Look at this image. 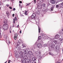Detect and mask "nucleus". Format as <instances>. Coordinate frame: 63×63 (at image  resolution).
I'll return each mask as SVG.
<instances>
[{
    "mask_svg": "<svg viewBox=\"0 0 63 63\" xmlns=\"http://www.w3.org/2000/svg\"><path fill=\"white\" fill-rule=\"evenodd\" d=\"M28 53L30 55H29L28 57L30 59H31L33 58V53L31 51H29L28 52Z\"/></svg>",
    "mask_w": 63,
    "mask_h": 63,
    "instance_id": "obj_1",
    "label": "nucleus"
},
{
    "mask_svg": "<svg viewBox=\"0 0 63 63\" xmlns=\"http://www.w3.org/2000/svg\"><path fill=\"white\" fill-rule=\"evenodd\" d=\"M8 24H4V25L2 27V28L4 31L7 30V29H8Z\"/></svg>",
    "mask_w": 63,
    "mask_h": 63,
    "instance_id": "obj_2",
    "label": "nucleus"
},
{
    "mask_svg": "<svg viewBox=\"0 0 63 63\" xmlns=\"http://www.w3.org/2000/svg\"><path fill=\"white\" fill-rule=\"evenodd\" d=\"M42 4L40 3H39L37 4V8L38 9L41 10L42 9Z\"/></svg>",
    "mask_w": 63,
    "mask_h": 63,
    "instance_id": "obj_3",
    "label": "nucleus"
},
{
    "mask_svg": "<svg viewBox=\"0 0 63 63\" xmlns=\"http://www.w3.org/2000/svg\"><path fill=\"white\" fill-rule=\"evenodd\" d=\"M42 47V45L41 43H39L37 45V47L38 48H41Z\"/></svg>",
    "mask_w": 63,
    "mask_h": 63,
    "instance_id": "obj_4",
    "label": "nucleus"
},
{
    "mask_svg": "<svg viewBox=\"0 0 63 63\" xmlns=\"http://www.w3.org/2000/svg\"><path fill=\"white\" fill-rule=\"evenodd\" d=\"M38 58V61H40L41 60V59L42 58V57L41 56H40L39 55H38L36 56Z\"/></svg>",
    "mask_w": 63,
    "mask_h": 63,
    "instance_id": "obj_5",
    "label": "nucleus"
},
{
    "mask_svg": "<svg viewBox=\"0 0 63 63\" xmlns=\"http://www.w3.org/2000/svg\"><path fill=\"white\" fill-rule=\"evenodd\" d=\"M50 2L52 4H54L55 3V1L54 0H50Z\"/></svg>",
    "mask_w": 63,
    "mask_h": 63,
    "instance_id": "obj_6",
    "label": "nucleus"
},
{
    "mask_svg": "<svg viewBox=\"0 0 63 63\" xmlns=\"http://www.w3.org/2000/svg\"><path fill=\"white\" fill-rule=\"evenodd\" d=\"M54 48V45H51L49 47V49H51V48Z\"/></svg>",
    "mask_w": 63,
    "mask_h": 63,
    "instance_id": "obj_7",
    "label": "nucleus"
},
{
    "mask_svg": "<svg viewBox=\"0 0 63 63\" xmlns=\"http://www.w3.org/2000/svg\"><path fill=\"white\" fill-rule=\"evenodd\" d=\"M31 17L32 18H33V19L36 18V14H33L32 15Z\"/></svg>",
    "mask_w": 63,
    "mask_h": 63,
    "instance_id": "obj_8",
    "label": "nucleus"
},
{
    "mask_svg": "<svg viewBox=\"0 0 63 63\" xmlns=\"http://www.w3.org/2000/svg\"><path fill=\"white\" fill-rule=\"evenodd\" d=\"M60 37L59 35V34H57L55 36V39H56V38H58Z\"/></svg>",
    "mask_w": 63,
    "mask_h": 63,
    "instance_id": "obj_9",
    "label": "nucleus"
},
{
    "mask_svg": "<svg viewBox=\"0 0 63 63\" xmlns=\"http://www.w3.org/2000/svg\"><path fill=\"white\" fill-rule=\"evenodd\" d=\"M15 57H16V58H19V54H16L15 55Z\"/></svg>",
    "mask_w": 63,
    "mask_h": 63,
    "instance_id": "obj_10",
    "label": "nucleus"
},
{
    "mask_svg": "<svg viewBox=\"0 0 63 63\" xmlns=\"http://www.w3.org/2000/svg\"><path fill=\"white\" fill-rule=\"evenodd\" d=\"M21 61L22 63H26V62L25 61V60L24 59H22L21 60Z\"/></svg>",
    "mask_w": 63,
    "mask_h": 63,
    "instance_id": "obj_11",
    "label": "nucleus"
},
{
    "mask_svg": "<svg viewBox=\"0 0 63 63\" xmlns=\"http://www.w3.org/2000/svg\"><path fill=\"white\" fill-rule=\"evenodd\" d=\"M54 5H52L51 9V11H53V8H54Z\"/></svg>",
    "mask_w": 63,
    "mask_h": 63,
    "instance_id": "obj_12",
    "label": "nucleus"
},
{
    "mask_svg": "<svg viewBox=\"0 0 63 63\" xmlns=\"http://www.w3.org/2000/svg\"><path fill=\"white\" fill-rule=\"evenodd\" d=\"M42 11L43 12H47V10L44 8H43Z\"/></svg>",
    "mask_w": 63,
    "mask_h": 63,
    "instance_id": "obj_13",
    "label": "nucleus"
},
{
    "mask_svg": "<svg viewBox=\"0 0 63 63\" xmlns=\"http://www.w3.org/2000/svg\"><path fill=\"white\" fill-rule=\"evenodd\" d=\"M60 34L61 35V36H63V32H62V31H60L59 32Z\"/></svg>",
    "mask_w": 63,
    "mask_h": 63,
    "instance_id": "obj_14",
    "label": "nucleus"
},
{
    "mask_svg": "<svg viewBox=\"0 0 63 63\" xmlns=\"http://www.w3.org/2000/svg\"><path fill=\"white\" fill-rule=\"evenodd\" d=\"M26 62L27 63H30L31 62V60L28 59Z\"/></svg>",
    "mask_w": 63,
    "mask_h": 63,
    "instance_id": "obj_15",
    "label": "nucleus"
},
{
    "mask_svg": "<svg viewBox=\"0 0 63 63\" xmlns=\"http://www.w3.org/2000/svg\"><path fill=\"white\" fill-rule=\"evenodd\" d=\"M36 14L37 15H40V12L39 11H37L36 12Z\"/></svg>",
    "mask_w": 63,
    "mask_h": 63,
    "instance_id": "obj_16",
    "label": "nucleus"
},
{
    "mask_svg": "<svg viewBox=\"0 0 63 63\" xmlns=\"http://www.w3.org/2000/svg\"><path fill=\"white\" fill-rule=\"evenodd\" d=\"M18 42L20 44V43H22L20 39H19L18 41Z\"/></svg>",
    "mask_w": 63,
    "mask_h": 63,
    "instance_id": "obj_17",
    "label": "nucleus"
},
{
    "mask_svg": "<svg viewBox=\"0 0 63 63\" xmlns=\"http://www.w3.org/2000/svg\"><path fill=\"white\" fill-rule=\"evenodd\" d=\"M3 22L4 23L6 24V23H7V20H5L3 21Z\"/></svg>",
    "mask_w": 63,
    "mask_h": 63,
    "instance_id": "obj_18",
    "label": "nucleus"
},
{
    "mask_svg": "<svg viewBox=\"0 0 63 63\" xmlns=\"http://www.w3.org/2000/svg\"><path fill=\"white\" fill-rule=\"evenodd\" d=\"M22 51L23 52H24V53H26L25 52L26 51V49H23L22 50Z\"/></svg>",
    "mask_w": 63,
    "mask_h": 63,
    "instance_id": "obj_19",
    "label": "nucleus"
},
{
    "mask_svg": "<svg viewBox=\"0 0 63 63\" xmlns=\"http://www.w3.org/2000/svg\"><path fill=\"white\" fill-rule=\"evenodd\" d=\"M6 14H7V16H9L10 15V14L9 13V12H6Z\"/></svg>",
    "mask_w": 63,
    "mask_h": 63,
    "instance_id": "obj_20",
    "label": "nucleus"
},
{
    "mask_svg": "<svg viewBox=\"0 0 63 63\" xmlns=\"http://www.w3.org/2000/svg\"><path fill=\"white\" fill-rule=\"evenodd\" d=\"M42 36H43V37L44 36V37H46L47 36V35L45 34H42Z\"/></svg>",
    "mask_w": 63,
    "mask_h": 63,
    "instance_id": "obj_21",
    "label": "nucleus"
},
{
    "mask_svg": "<svg viewBox=\"0 0 63 63\" xmlns=\"http://www.w3.org/2000/svg\"><path fill=\"white\" fill-rule=\"evenodd\" d=\"M38 30H39V32L40 33V32L41 31V28L40 27H38Z\"/></svg>",
    "mask_w": 63,
    "mask_h": 63,
    "instance_id": "obj_22",
    "label": "nucleus"
},
{
    "mask_svg": "<svg viewBox=\"0 0 63 63\" xmlns=\"http://www.w3.org/2000/svg\"><path fill=\"white\" fill-rule=\"evenodd\" d=\"M59 7L61 8H63L62 6H61V4H59Z\"/></svg>",
    "mask_w": 63,
    "mask_h": 63,
    "instance_id": "obj_23",
    "label": "nucleus"
},
{
    "mask_svg": "<svg viewBox=\"0 0 63 63\" xmlns=\"http://www.w3.org/2000/svg\"><path fill=\"white\" fill-rule=\"evenodd\" d=\"M20 45V43H19V42H17V44H16V46H19Z\"/></svg>",
    "mask_w": 63,
    "mask_h": 63,
    "instance_id": "obj_24",
    "label": "nucleus"
},
{
    "mask_svg": "<svg viewBox=\"0 0 63 63\" xmlns=\"http://www.w3.org/2000/svg\"><path fill=\"white\" fill-rule=\"evenodd\" d=\"M24 56L23 55H22L21 56V57L22 58H23V59H24Z\"/></svg>",
    "mask_w": 63,
    "mask_h": 63,
    "instance_id": "obj_25",
    "label": "nucleus"
},
{
    "mask_svg": "<svg viewBox=\"0 0 63 63\" xmlns=\"http://www.w3.org/2000/svg\"><path fill=\"white\" fill-rule=\"evenodd\" d=\"M53 42H54V43L55 44H56L57 43V40H54V41Z\"/></svg>",
    "mask_w": 63,
    "mask_h": 63,
    "instance_id": "obj_26",
    "label": "nucleus"
},
{
    "mask_svg": "<svg viewBox=\"0 0 63 63\" xmlns=\"http://www.w3.org/2000/svg\"><path fill=\"white\" fill-rule=\"evenodd\" d=\"M28 54L27 53H25L24 54V55H25L24 56H27Z\"/></svg>",
    "mask_w": 63,
    "mask_h": 63,
    "instance_id": "obj_27",
    "label": "nucleus"
},
{
    "mask_svg": "<svg viewBox=\"0 0 63 63\" xmlns=\"http://www.w3.org/2000/svg\"><path fill=\"white\" fill-rule=\"evenodd\" d=\"M23 52H19V54H20L21 55H23Z\"/></svg>",
    "mask_w": 63,
    "mask_h": 63,
    "instance_id": "obj_28",
    "label": "nucleus"
},
{
    "mask_svg": "<svg viewBox=\"0 0 63 63\" xmlns=\"http://www.w3.org/2000/svg\"><path fill=\"white\" fill-rule=\"evenodd\" d=\"M32 60L33 61H35V60H36V58H32Z\"/></svg>",
    "mask_w": 63,
    "mask_h": 63,
    "instance_id": "obj_29",
    "label": "nucleus"
},
{
    "mask_svg": "<svg viewBox=\"0 0 63 63\" xmlns=\"http://www.w3.org/2000/svg\"><path fill=\"white\" fill-rule=\"evenodd\" d=\"M26 45L25 44H24L23 45V47H26Z\"/></svg>",
    "mask_w": 63,
    "mask_h": 63,
    "instance_id": "obj_30",
    "label": "nucleus"
},
{
    "mask_svg": "<svg viewBox=\"0 0 63 63\" xmlns=\"http://www.w3.org/2000/svg\"><path fill=\"white\" fill-rule=\"evenodd\" d=\"M28 57L27 56H24V58H25L26 59H27Z\"/></svg>",
    "mask_w": 63,
    "mask_h": 63,
    "instance_id": "obj_31",
    "label": "nucleus"
},
{
    "mask_svg": "<svg viewBox=\"0 0 63 63\" xmlns=\"http://www.w3.org/2000/svg\"><path fill=\"white\" fill-rule=\"evenodd\" d=\"M42 6H43V7H45L46 6V5L45 4V3H42Z\"/></svg>",
    "mask_w": 63,
    "mask_h": 63,
    "instance_id": "obj_32",
    "label": "nucleus"
},
{
    "mask_svg": "<svg viewBox=\"0 0 63 63\" xmlns=\"http://www.w3.org/2000/svg\"><path fill=\"white\" fill-rule=\"evenodd\" d=\"M41 37L40 36H39V37H38V40H40V39H41Z\"/></svg>",
    "mask_w": 63,
    "mask_h": 63,
    "instance_id": "obj_33",
    "label": "nucleus"
},
{
    "mask_svg": "<svg viewBox=\"0 0 63 63\" xmlns=\"http://www.w3.org/2000/svg\"><path fill=\"white\" fill-rule=\"evenodd\" d=\"M38 53H39V54H41V51H38Z\"/></svg>",
    "mask_w": 63,
    "mask_h": 63,
    "instance_id": "obj_34",
    "label": "nucleus"
},
{
    "mask_svg": "<svg viewBox=\"0 0 63 63\" xmlns=\"http://www.w3.org/2000/svg\"><path fill=\"white\" fill-rule=\"evenodd\" d=\"M58 0H56V3H58L59 2Z\"/></svg>",
    "mask_w": 63,
    "mask_h": 63,
    "instance_id": "obj_35",
    "label": "nucleus"
},
{
    "mask_svg": "<svg viewBox=\"0 0 63 63\" xmlns=\"http://www.w3.org/2000/svg\"><path fill=\"white\" fill-rule=\"evenodd\" d=\"M11 62L12 63V62L11 61V60H9L8 61V63H10Z\"/></svg>",
    "mask_w": 63,
    "mask_h": 63,
    "instance_id": "obj_36",
    "label": "nucleus"
},
{
    "mask_svg": "<svg viewBox=\"0 0 63 63\" xmlns=\"http://www.w3.org/2000/svg\"><path fill=\"white\" fill-rule=\"evenodd\" d=\"M63 40V38H60V41H62Z\"/></svg>",
    "mask_w": 63,
    "mask_h": 63,
    "instance_id": "obj_37",
    "label": "nucleus"
},
{
    "mask_svg": "<svg viewBox=\"0 0 63 63\" xmlns=\"http://www.w3.org/2000/svg\"><path fill=\"white\" fill-rule=\"evenodd\" d=\"M16 35H14V39H15V40H16Z\"/></svg>",
    "mask_w": 63,
    "mask_h": 63,
    "instance_id": "obj_38",
    "label": "nucleus"
},
{
    "mask_svg": "<svg viewBox=\"0 0 63 63\" xmlns=\"http://www.w3.org/2000/svg\"><path fill=\"white\" fill-rule=\"evenodd\" d=\"M59 5H56V8H58V7H59Z\"/></svg>",
    "mask_w": 63,
    "mask_h": 63,
    "instance_id": "obj_39",
    "label": "nucleus"
},
{
    "mask_svg": "<svg viewBox=\"0 0 63 63\" xmlns=\"http://www.w3.org/2000/svg\"><path fill=\"white\" fill-rule=\"evenodd\" d=\"M44 47H47V44H45L44 45Z\"/></svg>",
    "mask_w": 63,
    "mask_h": 63,
    "instance_id": "obj_40",
    "label": "nucleus"
},
{
    "mask_svg": "<svg viewBox=\"0 0 63 63\" xmlns=\"http://www.w3.org/2000/svg\"><path fill=\"white\" fill-rule=\"evenodd\" d=\"M15 19V20H16H16H17V18H16V17H15V19Z\"/></svg>",
    "mask_w": 63,
    "mask_h": 63,
    "instance_id": "obj_41",
    "label": "nucleus"
},
{
    "mask_svg": "<svg viewBox=\"0 0 63 63\" xmlns=\"http://www.w3.org/2000/svg\"><path fill=\"white\" fill-rule=\"evenodd\" d=\"M25 15H27V12L25 11Z\"/></svg>",
    "mask_w": 63,
    "mask_h": 63,
    "instance_id": "obj_42",
    "label": "nucleus"
},
{
    "mask_svg": "<svg viewBox=\"0 0 63 63\" xmlns=\"http://www.w3.org/2000/svg\"><path fill=\"white\" fill-rule=\"evenodd\" d=\"M17 53V51H14V53L15 54H16V53Z\"/></svg>",
    "mask_w": 63,
    "mask_h": 63,
    "instance_id": "obj_43",
    "label": "nucleus"
},
{
    "mask_svg": "<svg viewBox=\"0 0 63 63\" xmlns=\"http://www.w3.org/2000/svg\"><path fill=\"white\" fill-rule=\"evenodd\" d=\"M12 27H15V24H13V26H12Z\"/></svg>",
    "mask_w": 63,
    "mask_h": 63,
    "instance_id": "obj_44",
    "label": "nucleus"
},
{
    "mask_svg": "<svg viewBox=\"0 0 63 63\" xmlns=\"http://www.w3.org/2000/svg\"><path fill=\"white\" fill-rule=\"evenodd\" d=\"M13 20H14L13 23H15V19H14Z\"/></svg>",
    "mask_w": 63,
    "mask_h": 63,
    "instance_id": "obj_45",
    "label": "nucleus"
},
{
    "mask_svg": "<svg viewBox=\"0 0 63 63\" xmlns=\"http://www.w3.org/2000/svg\"><path fill=\"white\" fill-rule=\"evenodd\" d=\"M50 40L51 41H53V39L52 38H51Z\"/></svg>",
    "mask_w": 63,
    "mask_h": 63,
    "instance_id": "obj_46",
    "label": "nucleus"
},
{
    "mask_svg": "<svg viewBox=\"0 0 63 63\" xmlns=\"http://www.w3.org/2000/svg\"><path fill=\"white\" fill-rule=\"evenodd\" d=\"M12 29V28L11 27H10V30H11Z\"/></svg>",
    "mask_w": 63,
    "mask_h": 63,
    "instance_id": "obj_47",
    "label": "nucleus"
},
{
    "mask_svg": "<svg viewBox=\"0 0 63 63\" xmlns=\"http://www.w3.org/2000/svg\"><path fill=\"white\" fill-rule=\"evenodd\" d=\"M15 10H16V9L15 8H13V10L14 11H15Z\"/></svg>",
    "mask_w": 63,
    "mask_h": 63,
    "instance_id": "obj_48",
    "label": "nucleus"
},
{
    "mask_svg": "<svg viewBox=\"0 0 63 63\" xmlns=\"http://www.w3.org/2000/svg\"><path fill=\"white\" fill-rule=\"evenodd\" d=\"M61 5H62V6L63 5V2H62L61 3Z\"/></svg>",
    "mask_w": 63,
    "mask_h": 63,
    "instance_id": "obj_49",
    "label": "nucleus"
},
{
    "mask_svg": "<svg viewBox=\"0 0 63 63\" xmlns=\"http://www.w3.org/2000/svg\"><path fill=\"white\" fill-rule=\"evenodd\" d=\"M14 16H15V14H13V17H14Z\"/></svg>",
    "mask_w": 63,
    "mask_h": 63,
    "instance_id": "obj_50",
    "label": "nucleus"
},
{
    "mask_svg": "<svg viewBox=\"0 0 63 63\" xmlns=\"http://www.w3.org/2000/svg\"><path fill=\"white\" fill-rule=\"evenodd\" d=\"M15 36L16 37H17V34H16V35H15Z\"/></svg>",
    "mask_w": 63,
    "mask_h": 63,
    "instance_id": "obj_51",
    "label": "nucleus"
},
{
    "mask_svg": "<svg viewBox=\"0 0 63 63\" xmlns=\"http://www.w3.org/2000/svg\"><path fill=\"white\" fill-rule=\"evenodd\" d=\"M9 8L10 9H12V7H9Z\"/></svg>",
    "mask_w": 63,
    "mask_h": 63,
    "instance_id": "obj_52",
    "label": "nucleus"
},
{
    "mask_svg": "<svg viewBox=\"0 0 63 63\" xmlns=\"http://www.w3.org/2000/svg\"><path fill=\"white\" fill-rule=\"evenodd\" d=\"M32 63H36V62H35L33 61L32 62Z\"/></svg>",
    "mask_w": 63,
    "mask_h": 63,
    "instance_id": "obj_53",
    "label": "nucleus"
},
{
    "mask_svg": "<svg viewBox=\"0 0 63 63\" xmlns=\"http://www.w3.org/2000/svg\"><path fill=\"white\" fill-rule=\"evenodd\" d=\"M19 2L20 3H22V1H19Z\"/></svg>",
    "mask_w": 63,
    "mask_h": 63,
    "instance_id": "obj_54",
    "label": "nucleus"
},
{
    "mask_svg": "<svg viewBox=\"0 0 63 63\" xmlns=\"http://www.w3.org/2000/svg\"><path fill=\"white\" fill-rule=\"evenodd\" d=\"M51 55H52V56H53L54 55L52 53H51Z\"/></svg>",
    "mask_w": 63,
    "mask_h": 63,
    "instance_id": "obj_55",
    "label": "nucleus"
},
{
    "mask_svg": "<svg viewBox=\"0 0 63 63\" xmlns=\"http://www.w3.org/2000/svg\"><path fill=\"white\" fill-rule=\"evenodd\" d=\"M9 4H7V7H9Z\"/></svg>",
    "mask_w": 63,
    "mask_h": 63,
    "instance_id": "obj_56",
    "label": "nucleus"
},
{
    "mask_svg": "<svg viewBox=\"0 0 63 63\" xmlns=\"http://www.w3.org/2000/svg\"><path fill=\"white\" fill-rule=\"evenodd\" d=\"M34 3H36V0H34Z\"/></svg>",
    "mask_w": 63,
    "mask_h": 63,
    "instance_id": "obj_57",
    "label": "nucleus"
},
{
    "mask_svg": "<svg viewBox=\"0 0 63 63\" xmlns=\"http://www.w3.org/2000/svg\"><path fill=\"white\" fill-rule=\"evenodd\" d=\"M46 38H47V39H48V36H46Z\"/></svg>",
    "mask_w": 63,
    "mask_h": 63,
    "instance_id": "obj_58",
    "label": "nucleus"
},
{
    "mask_svg": "<svg viewBox=\"0 0 63 63\" xmlns=\"http://www.w3.org/2000/svg\"><path fill=\"white\" fill-rule=\"evenodd\" d=\"M56 63H60V62H57Z\"/></svg>",
    "mask_w": 63,
    "mask_h": 63,
    "instance_id": "obj_59",
    "label": "nucleus"
},
{
    "mask_svg": "<svg viewBox=\"0 0 63 63\" xmlns=\"http://www.w3.org/2000/svg\"><path fill=\"white\" fill-rule=\"evenodd\" d=\"M20 34H21V31H20Z\"/></svg>",
    "mask_w": 63,
    "mask_h": 63,
    "instance_id": "obj_60",
    "label": "nucleus"
},
{
    "mask_svg": "<svg viewBox=\"0 0 63 63\" xmlns=\"http://www.w3.org/2000/svg\"><path fill=\"white\" fill-rule=\"evenodd\" d=\"M51 53H50V52H49V54L50 55H51Z\"/></svg>",
    "mask_w": 63,
    "mask_h": 63,
    "instance_id": "obj_61",
    "label": "nucleus"
},
{
    "mask_svg": "<svg viewBox=\"0 0 63 63\" xmlns=\"http://www.w3.org/2000/svg\"><path fill=\"white\" fill-rule=\"evenodd\" d=\"M27 6H29V4H27Z\"/></svg>",
    "mask_w": 63,
    "mask_h": 63,
    "instance_id": "obj_62",
    "label": "nucleus"
},
{
    "mask_svg": "<svg viewBox=\"0 0 63 63\" xmlns=\"http://www.w3.org/2000/svg\"><path fill=\"white\" fill-rule=\"evenodd\" d=\"M10 33H11L12 32H11V31H10Z\"/></svg>",
    "mask_w": 63,
    "mask_h": 63,
    "instance_id": "obj_63",
    "label": "nucleus"
},
{
    "mask_svg": "<svg viewBox=\"0 0 63 63\" xmlns=\"http://www.w3.org/2000/svg\"><path fill=\"white\" fill-rule=\"evenodd\" d=\"M5 39H7V36H6V37H5Z\"/></svg>",
    "mask_w": 63,
    "mask_h": 63,
    "instance_id": "obj_64",
    "label": "nucleus"
}]
</instances>
